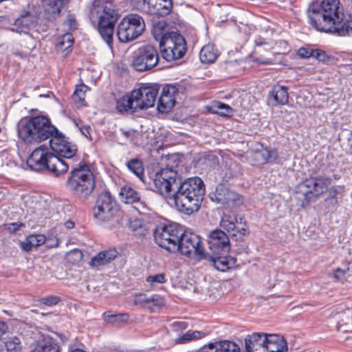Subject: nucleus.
Returning <instances> with one entry per match:
<instances>
[{"label":"nucleus","mask_w":352,"mask_h":352,"mask_svg":"<svg viewBox=\"0 0 352 352\" xmlns=\"http://www.w3.org/2000/svg\"><path fill=\"white\" fill-rule=\"evenodd\" d=\"M206 333L201 331H187L183 335L179 336L175 340L176 344H184L192 341H196L204 338Z\"/></svg>","instance_id":"nucleus-39"},{"label":"nucleus","mask_w":352,"mask_h":352,"mask_svg":"<svg viewBox=\"0 0 352 352\" xmlns=\"http://www.w3.org/2000/svg\"><path fill=\"white\" fill-rule=\"evenodd\" d=\"M331 179L326 177H311L298 184L295 189L298 199L305 201L302 206L315 201L330 185Z\"/></svg>","instance_id":"nucleus-6"},{"label":"nucleus","mask_w":352,"mask_h":352,"mask_svg":"<svg viewBox=\"0 0 352 352\" xmlns=\"http://www.w3.org/2000/svg\"><path fill=\"white\" fill-rule=\"evenodd\" d=\"M118 12L113 0H94L89 12V19L107 45L112 48L114 25Z\"/></svg>","instance_id":"nucleus-3"},{"label":"nucleus","mask_w":352,"mask_h":352,"mask_svg":"<svg viewBox=\"0 0 352 352\" xmlns=\"http://www.w3.org/2000/svg\"><path fill=\"white\" fill-rule=\"evenodd\" d=\"M178 250L182 255L196 261L207 259L206 252L201 239L198 234L190 231L184 230V234L179 237Z\"/></svg>","instance_id":"nucleus-8"},{"label":"nucleus","mask_w":352,"mask_h":352,"mask_svg":"<svg viewBox=\"0 0 352 352\" xmlns=\"http://www.w3.org/2000/svg\"><path fill=\"white\" fill-rule=\"evenodd\" d=\"M60 300V298L58 296H48L40 298L38 303L40 305L54 306L57 305Z\"/></svg>","instance_id":"nucleus-46"},{"label":"nucleus","mask_w":352,"mask_h":352,"mask_svg":"<svg viewBox=\"0 0 352 352\" xmlns=\"http://www.w3.org/2000/svg\"><path fill=\"white\" fill-rule=\"evenodd\" d=\"M117 256V252L115 250L102 251L95 256L89 264L92 267L104 265L114 260Z\"/></svg>","instance_id":"nucleus-32"},{"label":"nucleus","mask_w":352,"mask_h":352,"mask_svg":"<svg viewBox=\"0 0 352 352\" xmlns=\"http://www.w3.org/2000/svg\"><path fill=\"white\" fill-rule=\"evenodd\" d=\"M129 228L133 231L135 235L144 236L147 232L146 226L143 224L142 221L140 219H135L129 221Z\"/></svg>","instance_id":"nucleus-42"},{"label":"nucleus","mask_w":352,"mask_h":352,"mask_svg":"<svg viewBox=\"0 0 352 352\" xmlns=\"http://www.w3.org/2000/svg\"><path fill=\"white\" fill-rule=\"evenodd\" d=\"M267 335L265 333H253L245 338V352H266Z\"/></svg>","instance_id":"nucleus-22"},{"label":"nucleus","mask_w":352,"mask_h":352,"mask_svg":"<svg viewBox=\"0 0 352 352\" xmlns=\"http://www.w3.org/2000/svg\"><path fill=\"white\" fill-rule=\"evenodd\" d=\"M277 152L274 149H268L260 143H255L248 153V157L254 166H259L270 163L276 160Z\"/></svg>","instance_id":"nucleus-18"},{"label":"nucleus","mask_w":352,"mask_h":352,"mask_svg":"<svg viewBox=\"0 0 352 352\" xmlns=\"http://www.w3.org/2000/svg\"><path fill=\"white\" fill-rule=\"evenodd\" d=\"M17 133L19 139L26 144L40 143L31 118L20 120L18 124Z\"/></svg>","instance_id":"nucleus-20"},{"label":"nucleus","mask_w":352,"mask_h":352,"mask_svg":"<svg viewBox=\"0 0 352 352\" xmlns=\"http://www.w3.org/2000/svg\"><path fill=\"white\" fill-rule=\"evenodd\" d=\"M148 5L146 13L161 16L168 15L173 8L170 0H148Z\"/></svg>","instance_id":"nucleus-26"},{"label":"nucleus","mask_w":352,"mask_h":352,"mask_svg":"<svg viewBox=\"0 0 352 352\" xmlns=\"http://www.w3.org/2000/svg\"><path fill=\"white\" fill-rule=\"evenodd\" d=\"M159 92V86L144 85L132 91V97L139 109H146L154 106Z\"/></svg>","instance_id":"nucleus-13"},{"label":"nucleus","mask_w":352,"mask_h":352,"mask_svg":"<svg viewBox=\"0 0 352 352\" xmlns=\"http://www.w3.org/2000/svg\"><path fill=\"white\" fill-rule=\"evenodd\" d=\"M27 164L33 170H48L56 176L65 173L69 166L65 161L50 152L47 147L43 146L32 151L27 160Z\"/></svg>","instance_id":"nucleus-4"},{"label":"nucleus","mask_w":352,"mask_h":352,"mask_svg":"<svg viewBox=\"0 0 352 352\" xmlns=\"http://www.w3.org/2000/svg\"><path fill=\"white\" fill-rule=\"evenodd\" d=\"M341 316L344 318L345 321H343V320H342L341 321L338 322V330H340V328L342 327V326L349 324L350 322L351 321V318L348 313H342Z\"/></svg>","instance_id":"nucleus-57"},{"label":"nucleus","mask_w":352,"mask_h":352,"mask_svg":"<svg viewBox=\"0 0 352 352\" xmlns=\"http://www.w3.org/2000/svg\"><path fill=\"white\" fill-rule=\"evenodd\" d=\"M162 57L167 61L179 59L186 52L184 38L179 33L172 32L168 38L160 46Z\"/></svg>","instance_id":"nucleus-12"},{"label":"nucleus","mask_w":352,"mask_h":352,"mask_svg":"<svg viewBox=\"0 0 352 352\" xmlns=\"http://www.w3.org/2000/svg\"><path fill=\"white\" fill-rule=\"evenodd\" d=\"M70 352H86L85 351L80 349H75Z\"/></svg>","instance_id":"nucleus-64"},{"label":"nucleus","mask_w":352,"mask_h":352,"mask_svg":"<svg viewBox=\"0 0 352 352\" xmlns=\"http://www.w3.org/2000/svg\"><path fill=\"white\" fill-rule=\"evenodd\" d=\"M197 352H240V348L234 342L222 340L204 345Z\"/></svg>","instance_id":"nucleus-24"},{"label":"nucleus","mask_w":352,"mask_h":352,"mask_svg":"<svg viewBox=\"0 0 352 352\" xmlns=\"http://www.w3.org/2000/svg\"><path fill=\"white\" fill-rule=\"evenodd\" d=\"M159 61V54L156 48L150 44L143 45L134 53L132 67L138 72L151 70Z\"/></svg>","instance_id":"nucleus-11"},{"label":"nucleus","mask_w":352,"mask_h":352,"mask_svg":"<svg viewBox=\"0 0 352 352\" xmlns=\"http://www.w3.org/2000/svg\"><path fill=\"white\" fill-rule=\"evenodd\" d=\"M40 142L58 134V129L52 124L50 119L43 116L31 117Z\"/></svg>","instance_id":"nucleus-19"},{"label":"nucleus","mask_w":352,"mask_h":352,"mask_svg":"<svg viewBox=\"0 0 352 352\" xmlns=\"http://www.w3.org/2000/svg\"><path fill=\"white\" fill-rule=\"evenodd\" d=\"M135 302L136 304L153 303V305H158L161 302V299H158L155 296L147 297L144 294H139L135 296Z\"/></svg>","instance_id":"nucleus-44"},{"label":"nucleus","mask_w":352,"mask_h":352,"mask_svg":"<svg viewBox=\"0 0 352 352\" xmlns=\"http://www.w3.org/2000/svg\"><path fill=\"white\" fill-rule=\"evenodd\" d=\"M116 201L109 192H101L96 200L94 216L99 221H109L113 217Z\"/></svg>","instance_id":"nucleus-14"},{"label":"nucleus","mask_w":352,"mask_h":352,"mask_svg":"<svg viewBox=\"0 0 352 352\" xmlns=\"http://www.w3.org/2000/svg\"><path fill=\"white\" fill-rule=\"evenodd\" d=\"M217 50L211 44L204 46L199 53L200 60L207 64L213 63L217 59Z\"/></svg>","instance_id":"nucleus-37"},{"label":"nucleus","mask_w":352,"mask_h":352,"mask_svg":"<svg viewBox=\"0 0 352 352\" xmlns=\"http://www.w3.org/2000/svg\"><path fill=\"white\" fill-rule=\"evenodd\" d=\"M269 96L273 98L276 105L285 104L289 99L287 88L285 86L274 87Z\"/></svg>","instance_id":"nucleus-35"},{"label":"nucleus","mask_w":352,"mask_h":352,"mask_svg":"<svg viewBox=\"0 0 352 352\" xmlns=\"http://www.w3.org/2000/svg\"><path fill=\"white\" fill-rule=\"evenodd\" d=\"M67 184L69 190L75 195L87 197L95 188V179L89 166L83 165L71 173Z\"/></svg>","instance_id":"nucleus-5"},{"label":"nucleus","mask_w":352,"mask_h":352,"mask_svg":"<svg viewBox=\"0 0 352 352\" xmlns=\"http://www.w3.org/2000/svg\"><path fill=\"white\" fill-rule=\"evenodd\" d=\"M73 42V36L69 33L65 34L59 38L56 45L57 50L65 52L72 46Z\"/></svg>","instance_id":"nucleus-43"},{"label":"nucleus","mask_w":352,"mask_h":352,"mask_svg":"<svg viewBox=\"0 0 352 352\" xmlns=\"http://www.w3.org/2000/svg\"><path fill=\"white\" fill-rule=\"evenodd\" d=\"M133 8L141 12H147L148 0H130Z\"/></svg>","instance_id":"nucleus-48"},{"label":"nucleus","mask_w":352,"mask_h":352,"mask_svg":"<svg viewBox=\"0 0 352 352\" xmlns=\"http://www.w3.org/2000/svg\"><path fill=\"white\" fill-rule=\"evenodd\" d=\"M206 260H208L216 270L221 272H226L232 267L236 263L234 258L223 255L214 258L208 254Z\"/></svg>","instance_id":"nucleus-30"},{"label":"nucleus","mask_w":352,"mask_h":352,"mask_svg":"<svg viewBox=\"0 0 352 352\" xmlns=\"http://www.w3.org/2000/svg\"><path fill=\"white\" fill-rule=\"evenodd\" d=\"M151 32L155 40L159 41L160 46L172 33V32H169L168 25L165 21H160L155 23L153 25Z\"/></svg>","instance_id":"nucleus-31"},{"label":"nucleus","mask_w":352,"mask_h":352,"mask_svg":"<svg viewBox=\"0 0 352 352\" xmlns=\"http://www.w3.org/2000/svg\"><path fill=\"white\" fill-rule=\"evenodd\" d=\"M344 191V186H335L329 189V198L333 199L337 195L342 194Z\"/></svg>","instance_id":"nucleus-52"},{"label":"nucleus","mask_w":352,"mask_h":352,"mask_svg":"<svg viewBox=\"0 0 352 352\" xmlns=\"http://www.w3.org/2000/svg\"><path fill=\"white\" fill-rule=\"evenodd\" d=\"M122 201L128 204H133L140 201V195L133 188L125 185L120 189L119 193Z\"/></svg>","instance_id":"nucleus-34"},{"label":"nucleus","mask_w":352,"mask_h":352,"mask_svg":"<svg viewBox=\"0 0 352 352\" xmlns=\"http://www.w3.org/2000/svg\"><path fill=\"white\" fill-rule=\"evenodd\" d=\"M177 94L178 90L175 86L166 85L164 87L157 102L159 111L162 113L169 111L175 105Z\"/></svg>","instance_id":"nucleus-21"},{"label":"nucleus","mask_w":352,"mask_h":352,"mask_svg":"<svg viewBox=\"0 0 352 352\" xmlns=\"http://www.w3.org/2000/svg\"><path fill=\"white\" fill-rule=\"evenodd\" d=\"M344 18L343 8L338 0H322L309 11L310 23L316 30L341 36H352V16L342 23Z\"/></svg>","instance_id":"nucleus-1"},{"label":"nucleus","mask_w":352,"mask_h":352,"mask_svg":"<svg viewBox=\"0 0 352 352\" xmlns=\"http://www.w3.org/2000/svg\"><path fill=\"white\" fill-rule=\"evenodd\" d=\"M212 111L222 116H230L233 113L232 109L221 102H214L211 106Z\"/></svg>","instance_id":"nucleus-41"},{"label":"nucleus","mask_w":352,"mask_h":352,"mask_svg":"<svg viewBox=\"0 0 352 352\" xmlns=\"http://www.w3.org/2000/svg\"><path fill=\"white\" fill-rule=\"evenodd\" d=\"M238 221L236 217L233 214H224L221 217V226L230 232L232 236L236 241L244 240L245 236L248 234V228L245 222L242 221V219Z\"/></svg>","instance_id":"nucleus-15"},{"label":"nucleus","mask_w":352,"mask_h":352,"mask_svg":"<svg viewBox=\"0 0 352 352\" xmlns=\"http://www.w3.org/2000/svg\"><path fill=\"white\" fill-rule=\"evenodd\" d=\"M74 123H75L76 126H78V128L79 129L81 133L85 137H86L87 139L91 140V133H90L91 127L89 125H82L80 120V121L75 120Z\"/></svg>","instance_id":"nucleus-50"},{"label":"nucleus","mask_w":352,"mask_h":352,"mask_svg":"<svg viewBox=\"0 0 352 352\" xmlns=\"http://www.w3.org/2000/svg\"><path fill=\"white\" fill-rule=\"evenodd\" d=\"M88 89V87L83 84L77 86L74 93V97L78 98L80 102H83L85 100V93Z\"/></svg>","instance_id":"nucleus-49"},{"label":"nucleus","mask_w":352,"mask_h":352,"mask_svg":"<svg viewBox=\"0 0 352 352\" xmlns=\"http://www.w3.org/2000/svg\"><path fill=\"white\" fill-rule=\"evenodd\" d=\"M68 0H43L44 16L48 21H54L60 16L61 9Z\"/></svg>","instance_id":"nucleus-25"},{"label":"nucleus","mask_w":352,"mask_h":352,"mask_svg":"<svg viewBox=\"0 0 352 352\" xmlns=\"http://www.w3.org/2000/svg\"><path fill=\"white\" fill-rule=\"evenodd\" d=\"M126 166L131 172L142 180L144 170L141 160L138 158L131 159L126 163Z\"/></svg>","instance_id":"nucleus-40"},{"label":"nucleus","mask_w":352,"mask_h":352,"mask_svg":"<svg viewBox=\"0 0 352 352\" xmlns=\"http://www.w3.org/2000/svg\"><path fill=\"white\" fill-rule=\"evenodd\" d=\"M145 29L144 21L142 16L131 14L119 23L117 36L122 43H128L140 36Z\"/></svg>","instance_id":"nucleus-9"},{"label":"nucleus","mask_w":352,"mask_h":352,"mask_svg":"<svg viewBox=\"0 0 352 352\" xmlns=\"http://www.w3.org/2000/svg\"><path fill=\"white\" fill-rule=\"evenodd\" d=\"M146 281L150 283L151 285H153L154 283H163L165 282V276L164 274L148 276L146 278Z\"/></svg>","instance_id":"nucleus-51"},{"label":"nucleus","mask_w":352,"mask_h":352,"mask_svg":"<svg viewBox=\"0 0 352 352\" xmlns=\"http://www.w3.org/2000/svg\"><path fill=\"white\" fill-rule=\"evenodd\" d=\"M51 149L59 158L73 159L76 157L77 147L75 144L67 142L62 133L58 131V134L53 135L50 140Z\"/></svg>","instance_id":"nucleus-16"},{"label":"nucleus","mask_w":352,"mask_h":352,"mask_svg":"<svg viewBox=\"0 0 352 352\" xmlns=\"http://www.w3.org/2000/svg\"><path fill=\"white\" fill-rule=\"evenodd\" d=\"M60 346L52 338H47L38 344L32 352H60Z\"/></svg>","instance_id":"nucleus-38"},{"label":"nucleus","mask_w":352,"mask_h":352,"mask_svg":"<svg viewBox=\"0 0 352 352\" xmlns=\"http://www.w3.org/2000/svg\"><path fill=\"white\" fill-rule=\"evenodd\" d=\"M204 195L205 185L201 178L195 177L184 181L180 179L172 201L179 212L191 214L199 210Z\"/></svg>","instance_id":"nucleus-2"},{"label":"nucleus","mask_w":352,"mask_h":352,"mask_svg":"<svg viewBox=\"0 0 352 352\" xmlns=\"http://www.w3.org/2000/svg\"><path fill=\"white\" fill-rule=\"evenodd\" d=\"M34 16L28 10H23L20 16L14 21V28L10 30L19 34H27L30 26L34 23Z\"/></svg>","instance_id":"nucleus-27"},{"label":"nucleus","mask_w":352,"mask_h":352,"mask_svg":"<svg viewBox=\"0 0 352 352\" xmlns=\"http://www.w3.org/2000/svg\"><path fill=\"white\" fill-rule=\"evenodd\" d=\"M8 327L7 324L4 322L0 321V339L8 332Z\"/></svg>","instance_id":"nucleus-61"},{"label":"nucleus","mask_w":352,"mask_h":352,"mask_svg":"<svg viewBox=\"0 0 352 352\" xmlns=\"http://www.w3.org/2000/svg\"><path fill=\"white\" fill-rule=\"evenodd\" d=\"M121 133L127 139L133 140L137 135V131L134 129H120Z\"/></svg>","instance_id":"nucleus-56"},{"label":"nucleus","mask_w":352,"mask_h":352,"mask_svg":"<svg viewBox=\"0 0 352 352\" xmlns=\"http://www.w3.org/2000/svg\"><path fill=\"white\" fill-rule=\"evenodd\" d=\"M135 103L131 92L130 95L124 96L117 100L116 109L120 113H133L139 109Z\"/></svg>","instance_id":"nucleus-33"},{"label":"nucleus","mask_w":352,"mask_h":352,"mask_svg":"<svg viewBox=\"0 0 352 352\" xmlns=\"http://www.w3.org/2000/svg\"><path fill=\"white\" fill-rule=\"evenodd\" d=\"M67 22L71 28L74 27L76 25L75 19L72 16H68Z\"/></svg>","instance_id":"nucleus-62"},{"label":"nucleus","mask_w":352,"mask_h":352,"mask_svg":"<svg viewBox=\"0 0 352 352\" xmlns=\"http://www.w3.org/2000/svg\"><path fill=\"white\" fill-rule=\"evenodd\" d=\"M65 228H68V229H71V228H73L74 227V223L72 221H67L65 223Z\"/></svg>","instance_id":"nucleus-63"},{"label":"nucleus","mask_w":352,"mask_h":352,"mask_svg":"<svg viewBox=\"0 0 352 352\" xmlns=\"http://www.w3.org/2000/svg\"><path fill=\"white\" fill-rule=\"evenodd\" d=\"M209 249L216 254H227L230 250V239L221 230L211 231L208 236Z\"/></svg>","instance_id":"nucleus-17"},{"label":"nucleus","mask_w":352,"mask_h":352,"mask_svg":"<svg viewBox=\"0 0 352 352\" xmlns=\"http://www.w3.org/2000/svg\"><path fill=\"white\" fill-rule=\"evenodd\" d=\"M312 57L321 62H324L328 59V56L325 52L321 50H314Z\"/></svg>","instance_id":"nucleus-55"},{"label":"nucleus","mask_w":352,"mask_h":352,"mask_svg":"<svg viewBox=\"0 0 352 352\" xmlns=\"http://www.w3.org/2000/svg\"><path fill=\"white\" fill-rule=\"evenodd\" d=\"M46 240L43 234H31L25 239V241L21 243V248L26 252H30L33 248L43 245Z\"/></svg>","instance_id":"nucleus-36"},{"label":"nucleus","mask_w":352,"mask_h":352,"mask_svg":"<svg viewBox=\"0 0 352 352\" xmlns=\"http://www.w3.org/2000/svg\"><path fill=\"white\" fill-rule=\"evenodd\" d=\"M215 198L218 203L228 206H239L243 201L241 195L223 186L217 188Z\"/></svg>","instance_id":"nucleus-23"},{"label":"nucleus","mask_w":352,"mask_h":352,"mask_svg":"<svg viewBox=\"0 0 352 352\" xmlns=\"http://www.w3.org/2000/svg\"><path fill=\"white\" fill-rule=\"evenodd\" d=\"M105 316V320L110 322H126L129 319V315L126 314H115V315H109L107 314H104Z\"/></svg>","instance_id":"nucleus-47"},{"label":"nucleus","mask_w":352,"mask_h":352,"mask_svg":"<svg viewBox=\"0 0 352 352\" xmlns=\"http://www.w3.org/2000/svg\"><path fill=\"white\" fill-rule=\"evenodd\" d=\"M135 204H137L134 208L140 212V213H144L148 210V207L145 202L141 201V198L140 199V201L135 202Z\"/></svg>","instance_id":"nucleus-58"},{"label":"nucleus","mask_w":352,"mask_h":352,"mask_svg":"<svg viewBox=\"0 0 352 352\" xmlns=\"http://www.w3.org/2000/svg\"><path fill=\"white\" fill-rule=\"evenodd\" d=\"M352 276V270H350L349 267H347L346 269L342 270L340 268H337L334 271L333 277L338 281L342 282L347 277Z\"/></svg>","instance_id":"nucleus-45"},{"label":"nucleus","mask_w":352,"mask_h":352,"mask_svg":"<svg viewBox=\"0 0 352 352\" xmlns=\"http://www.w3.org/2000/svg\"><path fill=\"white\" fill-rule=\"evenodd\" d=\"M23 348L21 338L16 336H8L0 340V352H22Z\"/></svg>","instance_id":"nucleus-28"},{"label":"nucleus","mask_w":352,"mask_h":352,"mask_svg":"<svg viewBox=\"0 0 352 352\" xmlns=\"http://www.w3.org/2000/svg\"><path fill=\"white\" fill-rule=\"evenodd\" d=\"M171 330L174 332L178 333L181 331L186 329L188 327L186 322L183 321H176L170 324Z\"/></svg>","instance_id":"nucleus-54"},{"label":"nucleus","mask_w":352,"mask_h":352,"mask_svg":"<svg viewBox=\"0 0 352 352\" xmlns=\"http://www.w3.org/2000/svg\"><path fill=\"white\" fill-rule=\"evenodd\" d=\"M181 177L178 173L171 168L161 169L155 175L154 186L157 191L170 201L173 200L175 190L179 183Z\"/></svg>","instance_id":"nucleus-10"},{"label":"nucleus","mask_w":352,"mask_h":352,"mask_svg":"<svg viewBox=\"0 0 352 352\" xmlns=\"http://www.w3.org/2000/svg\"><path fill=\"white\" fill-rule=\"evenodd\" d=\"M313 49L302 47L298 50L297 56L302 58L312 57Z\"/></svg>","instance_id":"nucleus-53"},{"label":"nucleus","mask_w":352,"mask_h":352,"mask_svg":"<svg viewBox=\"0 0 352 352\" xmlns=\"http://www.w3.org/2000/svg\"><path fill=\"white\" fill-rule=\"evenodd\" d=\"M68 256H74L76 261H80L82 258V253L79 250H73L68 254Z\"/></svg>","instance_id":"nucleus-59"},{"label":"nucleus","mask_w":352,"mask_h":352,"mask_svg":"<svg viewBox=\"0 0 352 352\" xmlns=\"http://www.w3.org/2000/svg\"><path fill=\"white\" fill-rule=\"evenodd\" d=\"M266 352H287V344L283 337L277 334H268Z\"/></svg>","instance_id":"nucleus-29"},{"label":"nucleus","mask_w":352,"mask_h":352,"mask_svg":"<svg viewBox=\"0 0 352 352\" xmlns=\"http://www.w3.org/2000/svg\"><path fill=\"white\" fill-rule=\"evenodd\" d=\"M184 234L183 228L177 223L161 224L153 232L155 243L171 252L178 250L179 237Z\"/></svg>","instance_id":"nucleus-7"},{"label":"nucleus","mask_w":352,"mask_h":352,"mask_svg":"<svg viewBox=\"0 0 352 352\" xmlns=\"http://www.w3.org/2000/svg\"><path fill=\"white\" fill-rule=\"evenodd\" d=\"M23 226L24 224L23 223H12L8 226V229L10 232H15L16 231L19 230L21 227H23Z\"/></svg>","instance_id":"nucleus-60"}]
</instances>
